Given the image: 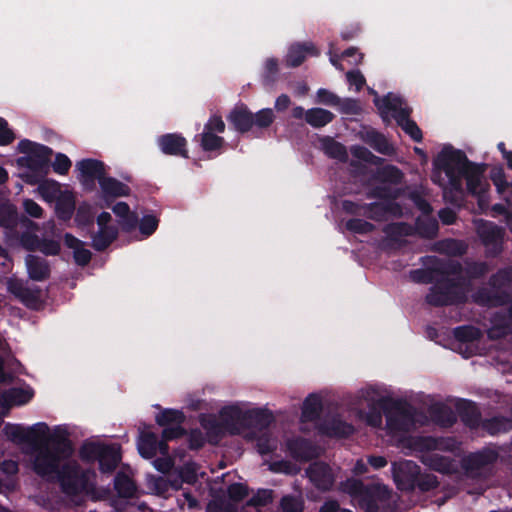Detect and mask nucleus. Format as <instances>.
I'll return each instance as SVG.
<instances>
[{"label": "nucleus", "mask_w": 512, "mask_h": 512, "mask_svg": "<svg viewBox=\"0 0 512 512\" xmlns=\"http://www.w3.org/2000/svg\"><path fill=\"white\" fill-rule=\"evenodd\" d=\"M94 212L89 204L83 203L78 206L75 215V223L78 227H92L94 224Z\"/></svg>", "instance_id": "obj_50"}, {"label": "nucleus", "mask_w": 512, "mask_h": 512, "mask_svg": "<svg viewBox=\"0 0 512 512\" xmlns=\"http://www.w3.org/2000/svg\"><path fill=\"white\" fill-rule=\"evenodd\" d=\"M246 411L237 406L225 407L221 410V423L230 434H240L245 429Z\"/></svg>", "instance_id": "obj_19"}, {"label": "nucleus", "mask_w": 512, "mask_h": 512, "mask_svg": "<svg viewBox=\"0 0 512 512\" xmlns=\"http://www.w3.org/2000/svg\"><path fill=\"white\" fill-rule=\"evenodd\" d=\"M383 232L390 240L397 242L402 237L414 235V227L406 222H394L387 224Z\"/></svg>", "instance_id": "obj_42"}, {"label": "nucleus", "mask_w": 512, "mask_h": 512, "mask_svg": "<svg viewBox=\"0 0 512 512\" xmlns=\"http://www.w3.org/2000/svg\"><path fill=\"white\" fill-rule=\"evenodd\" d=\"M345 227L348 231L356 234H369L375 230L374 224L360 218L349 219L345 223Z\"/></svg>", "instance_id": "obj_54"}, {"label": "nucleus", "mask_w": 512, "mask_h": 512, "mask_svg": "<svg viewBox=\"0 0 512 512\" xmlns=\"http://www.w3.org/2000/svg\"><path fill=\"white\" fill-rule=\"evenodd\" d=\"M453 336L459 342L468 343L480 340L482 332L473 325H462L453 329Z\"/></svg>", "instance_id": "obj_48"}, {"label": "nucleus", "mask_w": 512, "mask_h": 512, "mask_svg": "<svg viewBox=\"0 0 512 512\" xmlns=\"http://www.w3.org/2000/svg\"><path fill=\"white\" fill-rule=\"evenodd\" d=\"M273 491L269 489H260L248 501L247 505L251 507H263L273 500Z\"/></svg>", "instance_id": "obj_60"}, {"label": "nucleus", "mask_w": 512, "mask_h": 512, "mask_svg": "<svg viewBox=\"0 0 512 512\" xmlns=\"http://www.w3.org/2000/svg\"><path fill=\"white\" fill-rule=\"evenodd\" d=\"M186 436L190 450H200L206 443L205 435L198 428L191 429L189 432L187 431Z\"/></svg>", "instance_id": "obj_62"}, {"label": "nucleus", "mask_w": 512, "mask_h": 512, "mask_svg": "<svg viewBox=\"0 0 512 512\" xmlns=\"http://www.w3.org/2000/svg\"><path fill=\"white\" fill-rule=\"evenodd\" d=\"M342 114L359 115L362 112L360 101L354 98H340V102L336 105Z\"/></svg>", "instance_id": "obj_58"}, {"label": "nucleus", "mask_w": 512, "mask_h": 512, "mask_svg": "<svg viewBox=\"0 0 512 512\" xmlns=\"http://www.w3.org/2000/svg\"><path fill=\"white\" fill-rule=\"evenodd\" d=\"M118 233L116 226L99 228L98 232L92 235V247L98 252L105 251L117 239Z\"/></svg>", "instance_id": "obj_34"}, {"label": "nucleus", "mask_w": 512, "mask_h": 512, "mask_svg": "<svg viewBox=\"0 0 512 512\" xmlns=\"http://www.w3.org/2000/svg\"><path fill=\"white\" fill-rule=\"evenodd\" d=\"M22 216L14 204L8 201L0 202V227L5 230L6 238L9 235H16V228L21 225Z\"/></svg>", "instance_id": "obj_24"}, {"label": "nucleus", "mask_w": 512, "mask_h": 512, "mask_svg": "<svg viewBox=\"0 0 512 512\" xmlns=\"http://www.w3.org/2000/svg\"><path fill=\"white\" fill-rule=\"evenodd\" d=\"M467 288L465 279L440 277L430 287L425 301L433 307L464 304L467 301Z\"/></svg>", "instance_id": "obj_3"}, {"label": "nucleus", "mask_w": 512, "mask_h": 512, "mask_svg": "<svg viewBox=\"0 0 512 512\" xmlns=\"http://www.w3.org/2000/svg\"><path fill=\"white\" fill-rule=\"evenodd\" d=\"M57 477L62 492L68 496H78L88 489V472L83 470L77 462L63 464Z\"/></svg>", "instance_id": "obj_9"}, {"label": "nucleus", "mask_w": 512, "mask_h": 512, "mask_svg": "<svg viewBox=\"0 0 512 512\" xmlns=\"http://www.w3.org/2000/svg\"><path fill=\"white\" fill-rule=\"evenodd\" d=\"M414 227V234L427 239L436 237L439 225L434 218L417 219Z\"/></svg>", "instance_id": "obj_47"}, {"label": "nucleus", "mask_w": 512, "mask_h": 512, "mask_svg": "<svg viewBox=\"0 0 512 512\" xmlns=\"http://www.w3.org/2000/svg\"><path fill=\"white\" fill-rule=\"evenodd\" d=\"M490 179L496 186L499 193H503L509 187L506 175L502 166H495L490 171Z\"/></svg>", "instance_id": "obj_59"}, {"label": "nucleus", "mask_w": 512, "mask_h": 512, "mask_svg": "<svg viewBox=\"0 0 512 512\" xmlns=\"http://www.w3.org/2000/svg\"><path fill=\"white\" fill-rule=\"evenodd\" d=\"M79 456L85 463H99V470L103 474H111L121 461L120 446L116 444H103L86 441L79 449Z\"/></svg>", "instance_id": "obj_5"}, {"label": "nucleus", "mask_w": 512, "mask_h": 512, "mask_svg": "<svg viewBox=\"0 0 512 512\" xmlns=\"http://www.w3.org/2000/svg\"><path fill=\"white\" fill-rule=\"evenodd\" d=\"M17 148L20 153L26 154L17 159L19 167L37 172L49 171L50 156L53 153L50 147L23 139L18 143Z\"/></svg>", "instance_id": "obj_7"}, {"label": "nucleus", "mask_w": 512, "mask_h": 512, "mask_svg": "<svg viewBox=\"0 0 512 512\" xmlns=\"http://www.w3.org/2000/svg\"><path fill=\"white\" fill-rule=\"evenodd\" d=\"M275 418L268 409L246 410L245 429H254L264 432L274 422Z\"/></svg>", "instance_id": "obj_26"}, {"label": "nucleus", "mask_w": 512, "mask_h": 512, "mask_svg": "<svg viewBox=\"0 0 512 512\" xmlns=\"http://www.w3.org/2000/svg\"><path fill=\"white\" fill-rule=\"evenodd\" d=\"M75 211V201L72 196H64L56 201L55 212L58 219L68 221Z\"/></svg>", "instance_id": "obj_49"}, {"label": "nucleus", "mask_w": 512, "mask_h": 512, "mask_svg": "<svg viewBox=\"0 0 512 512\" xmlns=\"http://www.w3.org/2000/svg\"><path fill=\"white\" fill-rule=\"evenodd\" d=\"M456 411L466 427L470 429L480 428L482 415L475 402L461 399L456 403Z\"/></svg>", "instance_id": "obj_21"}, {"label": "nucleus", "mask_w": 512, "mask_h": 512, "mask_svg": "<svg viewBox=\"0 0 512 512\" xmlns=\"http://www.w3.org/2000/svg\"><path fill=\"white\" fill-rule=\"evenodd\" d=\"M436 274L441 277L458 276L463 274V265L457 260H440L435 258Z\"/></svg>", "instance_id": "obj_45"}, {"label": "nucleus", "mask_w": 512, "mask_h": 512, "mask_svg": "<svg viewBox=\"0 0 512 512\" xmlns=\"http://www.w3.org/2000/svg\"><path fill=\"white\" fill-rule=\"evenodd\" d=\"M248 486L243 483H232L227 488V495L233 502H241L248 496Z\"/></svg>", "instance_id": "obj_61"}, {"label": "nucleus", "mask_w": 512, "mask_h": 512, "mask_svg": "<svg viewBox=\"0 0 512 512\" xmlns=\"http://www.w3.org/2000/svg\"><path fill=\"white\" fill-rule=\"evenodd\" d=\"M324 153L332 159L345 162L348 158L346 147L334 140L332 137H326L322 140Z\"/></svg>", "instance_id": "obj_43"}, {"label": "nucleus", "mask_w": 512, "mask_h": 512, "mask_svg": "<svg viewBox=\"0 0 512 512\" xmlns=\"http://www.w3.org/2000/svg\"><path fill=\"white\" fill-rule=\"evenodd\" d=\"M429 415L436 424L445 428L452 427L457 421L454 411L442 403L432 405L429 408Z\"/></svg>", "instance_id": "obj_30"}, {"label": "nucleus", "mask_w": 512, "mask_h": 512, "mask_svg": "<svg viewBox=\"0 0 512 512\" xmlns=\"http://www.w3.org/2000/svg\"><path fill=\"white\" fill-rule=\"evenodd\" d=\"M321 434L334 437V438H347L355 432V428L351 423L342 420L340 417L335 416L330 419L324 420L319 425Z\"/></svg>", "instance_id": "obj_22"}, {"label": "nucleus", "mask_w": 512, "mask_h": 512, "mask_svg": "<svg viewBox=\"0 0 512 512\" xmlns=\"http://www.w3.org/2000/svg\"><path fill=\"white\" fill-rule=\"evenodd\" d=\"M400 196V191L397 188H392L388 184H380L372 186L366 193L368 199H380L385 202H396L395 200Z\"/></svg>", "instance_id": "obj_41"}, {"label": "nucleus", "mask_w": 512, "mask_h": 512, "mask_svg": "<svg viewBox=\"0 0 512 512\" xmlns=\"http://www.w3.org/2000/svg\"><path fill=\"white\" fill-rule=\"evenodd\" d=\"M72 166L69 157L63 153H57L52 163L53 171L59 175H66Z\"/></svg>", "instance_id": "obj_64"}, {"label": "nucleus", "mask_w": 512, "mask_h": 512, "mask_svg": "<svg viewBox=\"0 0 512 512\" xmlns=\"http://www.w3.org/2000/svg\"><path fill=\"white\" fill-rule=\"evenodd\" d=\"M322 401L318 395L310 394L303 402L302 419L304 421H316L322 412Z\"/></svg>", "instance_id": "obj_40"}, {"label": "nucleus", "mask_w": 512, "mask_h": 512, "mask_svg": "<svg viewBox=\"0 0 512 512\" xmlns=\"http://www.w3.org/2000/svg\"><path fill=\"white\" fill-rule=\"evenodd\" d=\"M379 404L386 416V427L390 432H408L414 427L416 410L406 400L382 397Z\"/></svg>", "instance_id": "obj_4"}, {"label": "nucleus", "mask_w": 512, "mask_h": 512, "mask_svg": "<svg viewBox=\"0 0 512 512\" xmlns=\"http://www.w3.org/2000/svg\"><path fill=\"white\" fill-rule=\"evenodd\" d=\"M362 140L380 154L390 156L395 153L393 145L385 135L373 128L367 129L362 134Z\"/></svg>", "instance_id": "obj_28"}, {"label": "nucleus", "mask_w": 512, "mask_h": 512, "mask_svg": "<svg viewBox=\"0 0 512 512\" xmlns=\"http://www.w3.org/2000/svg\"><path fill=\"white\" fill-rule=\"evenodd\" d=\"M33 447L37 450L33 470L41 477L58 474L60 461L68 459L74 452L68 431L60 426L55 427L51 435H47Z\"/></svg>", "instance_id": "obj_2"}, {"label": "nucleus", "mask_w": 512, "mask_h": 512, "mask_svg": "<svg viewBox=\"0 0 512 512\" xmlns=\"http://www.w3.org/2000/svg\"><path fill=\"white\" fill-rule=\"evenodd\" d=\"M403 179V172L392 164L378 167L371 175V180L380 184L399 185Z\"/></svg>", "instance_id": "obj_29"}, {"label": "nucleus", "mask_w": 512, "mask_h": 512, "mask_svg": "<svg viewBox=\"0 0 512 512\" xmlns=\"http://www.w3.org/2000/svg\"><path fill=\"white\" fill-rule=\"evenodd\" d=\"M480 428L491 436L507 433L512 430V419L506 416H494L483 419Z\"/></svg>", "instance_id": "obj_31"}, {"label": "nucleus", "mask_w": 512, "mask_h": 512, "mask_svg": "<svg viewBox=\"0 0 512 512\" xmlns=\"http://www.w3.org/2000/svg\"><path fill=\"white\" fill-rule=\"evenodd\" d=\"M100 188L104 197L107 199L108 197H123L129 196L131 189L128 185L123 182L117 180L113 177H104L100 180Z\"/></svg>", "instance_id": "obj_32"}, {"label": "nucleus", "mask_w": 512, "mask_h": 512, "mask_svg": "<svg viewBox=\"0 0 512 512\" xmlns=\"http://www.w3.org/2000/svg\"><path fill=\"white\" fill-rule=\"evenodd\" d=\"M158 436L154 432H141L138 440L139 454L145 459H152L157 454Z\"/></svg>", "instance_id": "obj_36"}, {"label": "nucleus", "mask_w": 512, "mask_h": 512, "mask_svg": "<svg viewBox=\"0 0 512 512\" xmlns=\"http://www.w3.org/2000/svg\"><path fill=\"white\" fill-rule=\"evenodd\" d=\"M439 485V482L437 480V477L434 474L431 473H421V469L419 470V474L417 477V481L415 484V489H419L422 492H428L435 488H437Z\"/></svg>", "instance_id": "obj_55"}, {"label": "nucleus", "mask_w": 512, "mask_h": 512, "mask_svg": "<svg viewBox=\"0 0 512 512\" xmlns=\"http://www.w3.org/2000/svg\"><path fill=\"white\" fill-rule=\"evenodd\" d=\"M345 490L359 499L360 507L366 512H379V502H386L391 496V491L386 485L365 484L358 479L347 480Z\"/></svg>", "instance_id": "obj_6"}, {"label": "nucleus", "mask_w": 512, "mask_h": 512, "mask_svg": "<svg viewBox=\"0 0 512 512\" xmlns=\"http://www.w3.org/2000/svg\"><path fill=\"white\" fill-rule=\"evenodd\" d=\"M436 270L435 263L428 268H418L410 271V279L419 284H431L437 280L435 278Z\"/></svg>", "instance_id": "obj_51"}, {"label": "nucleus", "mask_w": 512, "mask_h": 512, "mask_svg": "<svg viewBox=\"0 0 512 512\" xmlns=\"http://www.w3.org/2000/svg\"><path fill=\"white\" fill-rule=\"evenodd\" d=\"M286 446L291 457L297 461H310L317 456L315 446L303 437L288 440Z\"/></svg>", "instance_id": "obj_25"}, {"label": "nucleus", "mask_w": 512, "mask_h": 512, "mask_svg": "<svg viewBox=\"0 0 512 512\" xmlns=\"http://www.w3.org/2000/svg\"><path fill=\"white\" fill-rule=\"evenodd\" d=\"M233 129L245 134L252 129V112L245 104L235 105L226 117Z\"/></svg>", "instance_id": "obj_20"}, {"label": "nucleus", "mask_w": 512, "mask_h": 512, "mask_svg": "<svg viewBox=\"0 0 512 512\" xmlns=\"http://www.w3.org/2000/svg\"><path fill=\"white\" fill-rule=\"evenodd\" d=\"M77 169L80 171V180L85 188L92 190L97 180L105 177V165L102 161L92 158H87L79 161L76 164Z\"/></svg>", "instance_id": "obj_15"}, {"label": "nucleus", "mask_w": 512, "mask_h": 512, "mask_svg": "<svg viewBox=\"0 0 512 512\" xmlns=\"http://www.w3.org/2000/svg\"><path fill=\"white\" fill-rule=\"evenodd\" d=\"M490 271V266L485 261H474L471 259H466L463 265V274L462 279H465V282L470 285V281L478 280L483 278Z\"/></svg>", "instance_id": "obj_33"}, {"label": "nucleus", "mask_w": 512, "mask_h": 512, "mask_svg": "<svg viewBox=\"0 0 512 512\" xmlns=\"http://www.w3.org/2000/svg\"><path fill=\"white\" fill-rule=\"evenodd\" d=\"M186 420L185 414L181 410L166 408L155 417L156 423L161 427L183 424Z\"/></svg>", "instance_id": "obj_44"}, {"label": "nucleus", "mask_w": 512, "mask_h": 512, "mask_svg": "<svg viewBox=\"0 0 512 512\" xmlns=\"http://www.w3.org/2000/svg\"><path fill=\"white\" fill-rule=\"evenodd\" d=\"M25 263L31 280L41 282L50 277V265L45 258L29 254L25 258Z\"/></svg>", "instance_id": "obj_27"}, {"label": "nucleus", "mask_w": 512, "mask_h": 512, "mask_svg": "<svg viewBox=\"0 0 512 512\" xmlns=\"http://www.w3.org/2000/svg\"><path fill=\"white\" fill-rule=\"evenodd\" d=\"M279 72L278 60L276 58H268L265 62L262 74V83L264 86H271L277 80Z\"/></svg>", "instance_id": "obj_53"}, {"label": "nucleus", "mask_w": 512, "mask_h": 512, "mask_svg": "<svg viewBox=\"0 0 512 512\" xmlns=\"http://www.w3.org/2000/svg\"><path fill=\"white\" fill-rule=\"evenodd\" d=\"M435 169L433 181L436 183V173H445L451 191L462 194V179L466 180L467 192L482 201L488 193L489 183L485 179L487 164L475 163L468 159L464 151L451 145L444 146L433 161Z\"/></svg>", "instance_id": "obj_1"}, {"label": "nucleus", "mask_w": 512, "mask_h": 512, "mask_svg": "<svg viewBox=\"0 0 512 512\" xmlns=\"http://www.w3.org/2000/svg\"><path fill=\"white\" fill-rule=\"evenodd\" d=\"M499 451L492 446L471 452L462 459V468L471 477H487L499 459Z\"/></svg>", "instance_id": "obj_8"}, {"label": "nucleus", "mask_w": 512, "mask_h": 512, "mask_svg": "<svg viewBox=\"0 0 512 512\" xmlns=\"http://www.w3.org/2000/svg\"><path fill=\"white\" fill-rule=\"evenodd\" d=\"M114 489L120 498H132L137 487L135 482L124 472H118L114 478Z\"/></svg>", "instance_id": "obj_38"}, {"label": "nucleus", "mask_w": 512, "mask_h": 512, "mask_svg": "<svg viewBox=\"0 0 512 512\" xmlns=\"http://www.w3.org/2000/svg\"><path fill=\"white\" fill-rule=\"evenodd\" d=\"M3 433L12 442L16 444H31L36 446L37 443L46 438L49 433V426L45 422H39L31 427L24 428L20 424H5Z\"/></svg>", "instance_id": "obj_11"}, {"label": "nucleus", "mask_w": 512, "mask_h": 512, "mask_svg": "<svg viewBox=\"0 0 512 512\" xmlns=\"http://www.w3.org/2000/svg\"><path fill=\"white\" fill-rule=\"evenodd\" d=\"M402 214V207L397 202L365 203L364 216L376 222L386 221L388 216L399 218Z\"/></svg>", "instance_id": "obj_16"}, {"label": "nucleus", "mask_w": 512, "mask_h": 512, "mask_svg": "<svg viewBox=\"0 0 512 512\" xmlns=\"http://www.w3.org/2000/svg\"><path fill=\"white\" fill-rule=\"evenodd\" d=\"M420 466L412 460H403L392 464V475L399 490L414 491Z\"/></svg>", "instance_id": "obj_12"}, {"label": "nucleus", "mask_w": 512, "mask_h": 512, "mask_svg": "<svg viewBox=\"0 0 512 512\" xmlns=\"http://www.w3.org/2000/svg\"><path fill=\"white\" fill-rule=\"evenodd\" d=\"M139 231L145 236H151L158 228L159 219L152 214L144 215L141 220H138Z\"/></svg>", "instance_id": "obj_56"}, {"label": "nucleus", "mask_w": 512, "mask_h": 512, "mask_svg": "<svg viewBox=\"0 0 512 512\" xmlns=\"http://www.w3.org/2000/svg\"><path fill=\"white\" fill-rule=\"evenodd\" d=\"M335 115L326 109L315 107L306 111V122L313 128H322L331 123Z\"/></svg>", "instance_id": "obj_39"}, {"label": "nucleus", "mask_w": 512, "mask_h": 512, "mask_svg": "<svg viewBox=\"0 0 512 512\" xmlns=\"http://www.w3.org/2000/svg\"><path fill=\"white\" fill-rule=\"evenodd\" d=\"M488 284L498 291H512V266L501 268L492 274Z\"/></svg>", "instance_id": "obj_37"}, {"label": "nucleus", "mask_w": 512, "mask_h": 512, "mask_svg": "<svg viewBox=\"0 0 512 512\" xmlns=\"http://www.w3.org/2000/svg\"><path fill=\"white\" fill-rule=\"evenodd\" d=\"M382 414L383 409L380 407L379 399L369 406V410L366 414V422L369 426L374 428H380L382 426Z\"/></svg>", "instance_id": "obj_57"}, {"label": "nucleus", "mask_w": 512, "mask_h": 512, "mask_svg": "<svg viewBox=\"0 0 512 512\" xmlns=\"http://www.w3.org/2000/svg\"><path fill=\"white\" fill-rule=\"evenodd\" d=\"M157 144L165 155L189 158L187 145L184 136L179 133H166L158 137Z\"/></svg>", "instance_id": "obj_18"}, {"label": "nucleus", "mask_w": 512, "mask_h": 512, "mask_svg": "<svg viewBox=\"0 0 512 512\" xmlns=\"http://www.w3.org/2000/svg\"><path fill=\"white\" fill-rule=\"evenodd\" d=\"M309 480L322 491L330 490L335 482L331 467L324 462H313L306 470Z\"/></svg>", "instance_id": "obj_17"}, {"label": "nucleus", "mask_w": 512, "mask_h": 512, "mask_svg": "<svg viewBox=\"0 0 512 512\" xmlns=\"http://www.w3.org/2000/svg\"><path fill=\"white\" fill-rule=\"evenodd\" d=\"M256 446L257 451L261 455L271 454L277 448L275 441L272 440L271 436L267 432H263L257 439Z\"/></svg>", "instance_id": "obj_63"}, {"label": "nucleus", "mask_w": 512, "mask_h": 512, "mask_svg": "<svg viewBox=\"0 0 512 512\" xmlns=\"http://www.w3.org/2000/svg\"><path fill=\"white\" fill-rule=\"evenodd\" d=\"M479 237L489 255L496 257L502 253L505 230L493 222L487 221L478 229Z\"/></svg>", "instance_id": "obj_14"}, {"label": "nucleus", "mask_w": 512, "mask_h": 512, "mask_svg": "<svg viewBox=\"0 0 512 512\" xmlns=\"http://www.w3.org/2000/svg\"><path fill=\"white\" fill-rule=\"evenodd\" d=\"M320 52L311 42L294 43L289 47L288 53L285 58L288 67H298L310 56H319Z\"/></svg>", "instance_id": "obj_23"}, {"label": "nucleus", "mask_w": 512, "mask_h": 512, "mask_svg": "<svg viewBox=\"0 0 512 512\" xmlns=\"http://www.w3.org/2000/svg\"><path fill=\"white\" fill-rule=\"evenodd\" d=\"M201 427L206 431L208 442L217 444L223 435V426L221 422L212 415L201 414L199 417Z\"/></svg>", "instance_id": "obj_35"}, {"label": "nucleus", "mask_w": 512, "mask_h": 512, "mask_svg": "<svg viewBox=\"0 0 512 512\" xmlns=\"http://www.w3.org/2000/svg\"><path fill=\"white\" fill-rule=\"evenodd\" d=\"M197 137H199L200 147L204 152H219L226 143L222 136L208 131H203Z\"/></svg>", "instance_id": "obj_46"}, {"label": "nucleus", "mask_w": 512, "mask_h": 512, "mask_svg": "<svg viewBox=\"0 0 512 512\" xmlns=\"http://www.w3.org/2000/svg\"><path fill=\"white\" fill-rule=\"evenodd\" d=\"M275 120V115L271 108H264L256 113H252V127L255 126L259 129H266L272 125Z\"/></svg>", "instance_id": "obj_52"}, {"label": "nucleus", "mask_w": 512, "mask_h": 512, "mask_svg": "<svg viewBox=\"0 0 512 512\" xmlns=\"http://www.w3.org/2000/svg\"><path fill=\"white\" fill-rule=\"evenodd\" d=\"M38 230L39 226L36 222L27 216H22L21 225L16 228V235H9L7 239L10 242L19 243L27 251L34 252L39 247L40 238L35 233Z\"/></svg>", "instance_id": "obj_13"}, {"label": "nucleus", "mask_w": 512, "mask_h": 512, "mask_svg": "<svg viewBox=\"0 0 512 512\" xmlns=\"http://www.w3.org/2000/svg\"><path fill=\"white\" fill-rule=\"evenodd\" d=\"M371 92L375 95L373 102L384 123H390L389 112L393 113L392 117L400 127L405 124L406 121L411 120L410 115L412 109L408 106H403L405 101L401 97L388 93L380 98L375 91L372 90Z\"/></svg>", "instance_id": "obj_10"}]
</instances>
